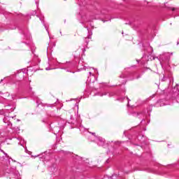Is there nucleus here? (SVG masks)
<instances>
[{
  "instance_id": "obj_1",
  "label": "nucleus",
  "mask_w": 179,
  "mask_h": 179,
  "mask_svg": "<svg viewBox=\"0 0 179 179\" xmlns=\"http://www.w3.org/2000/svg\"><path fill=\"white\" fill-rule=\"evenodd\" d=\"M0 94H1V97L4 100H9V96H10L9 92H6L4 94L2 92H0Z\"/></svg>"
},
{
  "instance_id": "obj_2",
  "label": "nucleus",
  "mask_w": 179,
  "mask_h": 179,
  "mask_svg": "<svg viewBox=\"0 0 179 179\" xmlns=\"http://www.w3.org/2000/svg\"><path fill=\"white\" fill-rule=\"evenodd\" d=\"M173 55V52H166V53H164V55H162L161 56V58H164V57H166V60L169 61L170 59V57Z\"/></svg>"
},
{
  "instance_id": "obj_3",
  "label": "nucleus",
  "mask_w": 179,
  "mask_h": 179,
  "mask_svg": "<svg viewBox=\"0 0 179 179\" xmlns=\"http://www.w3.org/2000/svg\"><path fill=\"white\" fill-rule=\"evenodd\" d=\"M108 94V97H113V96H115V92H104L103 94H99V96H107Z\"/></svg>"
},
{
  "instance_id": "obj_4",
  "label": "nucleus",
  "mask_w": 179,
  "mask_h": 179,
  "mask_svg": "<svg viewBox=\"0 0 179 179\" xmlns=\"http://www.w3.org/2000/svg\"><path fill=\"white\" fill-rule=\"evenodd\" d=\"M3 121L5 122V124H7L10 128H12V123L8 120V117H4Z\"/></svg>"
},
{
  "instance_id": "obj_5",
  "label": "nucleus",
  "mask_w": 179,
  "mask_h": 179,
  "mask_svg": "<svg viewBox=\"0 0 179 179\" xmlns=\"http://www.w3.org/2000/svg\"><path fill=\"white\" fill-rule=\"evenodd\" d=\"M98 145L99 146H103L104 145V139L99 138L98 139Z\"/></svg>"
},
{
  "instance_id": "obj_6",
  "label": "nucleus",
  "mask_w": 179,
  "mask_h": 179,
  "mask_svg": "<svg viewBox=\"0 0 179 179\" xmlns=\"http://www.w3.org/2000/svg\"><path fill=\"white\" fill-rule=\"evenodd\" d=\"M92 38V35H89L87 37L85 38V42L86 43V45L89 44V40Z\"/></svg>"
},
{
  "instance_id": "obj_7",
  "label": "nucleus",
  "mask_w": 179,
  "mask_h": 179,
  "mask_svg": "<svg viewBox=\"0 0 179 179\" xmlns=\"http://www.w3.org/2000/svg\"><path fill=\"white\" fill-rule=\"evenodd\" d=\"M27 39L29 40V43L24 42V44H25V45H30V36L27 38Z\"/></svg>"
},
{
  "instance_id": "obj_8",
  "label": "nucleus",
  "mask_w": 179,
  "mask_h": 179,
  "mask_svg": "<svg viewBox=\"0 0 179 179\" xmlns=\"http://www.w3.org/2000/svg\"><path fill=\"white\" fill-rule=\"evenodd\" d=\"M24 149H25V152H26V153H28V155H31V152H30V151L27 150V148H24Z\"/></svg>"
},
{
  "instance_id": "obj_9",
  "label": "nucleus",
  "mask_w": 179,
  "mask_h": 179,
  "mask_svg": "<svg viewBox=\"0 0 179 179\" xmlns=\"http://www.w3.org/2000/svg\"><path fill=\"white\" fill-rule=\"evenodd\" d=\"M114 177H116V176L113 175L112 176H110L109 179H114Z\"/></svg>"
},
{
  "instance_id": "obj_10",
  "label": "nucleus",
  "mask_w": 179,
  "mask_h": 179,
  "mask_svg": "<svg viewBox=\"0 0 179 179\" xmlns=\"http://www.w3.org/2000/svg\"><path fill=\"white\" fill-rule=\"evenodd\" d=\"M169 9H171V10H173V12H174V10H176V8H169Z\"/></svg>"
},
{
  "instance_id": "obj_11",
  "label": "nucleus",
  "mask_w": 179,
  "mask_h": 179,
  "mask_svg": "<svg viewBox=\"0 0 179 179\" xmlns=\"http://www.w3.org/2000/svg\"><path fill=\"white\" fill-rule=\"evenodd\" d=\"M47 107H54L52 104L47 105Z\"/></svg>"
},
{
  "instance_id": "obj_12",
  "label": "nucleus",
  "mask_w": 179,
  "mask_h": 179,
  "mask_svg": "<svg viewBox=\"0 0 179 179\" xmlns=\"http://www.w3.org/2000/svg\"><path fill=\"white\" fill-rule=\"evenodd\" d=\"M90 134H91L92 135L96 136V133L90 132Z\"/></svg>"
},
{
  "instance_id": "obj_13",
  "label": "nucleus",
  "mask_w": 179,
  "mask_h": 179,
  "mask_svg": "<svg viewBox=\"0 0 179 179\" xmlns=\"http://www.w3.org/2000/svg\"><path fill=\"white\" fill-rule=\"evenodd\" d=\"M43 26H45V28L46 29L47 31H48V29H47V26H45V24H43Z\"/></svg>"
},
{
  "instance_id": "obj_14",
  "label": "nucleus",
  "mask_w": 179,
  "mask_h": 179,
  "mask_svg": "<svg viewBox=\"0 0 179 179\" xmlns=\"http://www.w3.org/2000/svg\"><path fill=\"white\" fill-rule=\"evenodd\" d=\"M45 70H46V71H50V70H51V69H50V68L47 67V68L45 69Z\"/></svg>"
},
{
  "instance_id": "obj_15",
  "label": "nucleus",
  "mask_w": 179,
  "mask_h": 179,
  "mask_svg": "<svg viewBox=\"0 0 179 179\" xmlns=\"http://www.w3.org/2000/svg\"><path fill=\"white\" fill-rule=\"evenodd\" d=\"M19 145H20L21 146H23V144H22V143H19Z\"/></svg>"
},
{
  "instance_id": "obj_16",
  "label": "nucleus",
  "mask_w": 179,
  "mask_h": 179,
  "mask_svg": "<svg viewBox=\"0 0 179 179\" xmlns=\"http://www.w3.org/2000/svg\"><path fill=\"white\" fill-rule=\"evenodd\" d=\"M83 51V52H85V51H86V49H84Z\"/></svg>"
},
{
  "instance_id": "obj_17",
  "label": "nucleus",
  "mask_w": 179,
  "mask_h": 179,
  "mask_svg": "<svg viewBox=\"0 0 179 179\" xmlns=\"http://www.w3.org/2000/svg\"><path fill=\"white\" fill-rule=\"evenodd\" d=\"M120 78H124V76H120Z\"/></svg>"
},
{
  "instance_id": "obj_18",
  "label": "nucleus",
  "mask_w": 179,
  "mask_h": 179,
  "mask_svg": "<svg viewBox=\"0 0 179 179\" xmlns=\"http://www.w3.org/2000/svg\"><path fill=\"white\" fill-rule=\"evenodd\" d=\"M89 73H90V75H92V72H90Z\"/></svg>"
},
{
  "instance_id": "obj_19",
  "label": "nucleus",
  "mask_w": 179,
  "mask_h": 179,
  "mask_svg": "<svg viewBox=\"0 0 179 179\" xmlns=\"http://www.w3.org/2000/svg\"><path fill=\"white\" fill-rule=\"evenodd\" d=\"M35 157H38V155L35 156Z\"/></svg>"
},
{
  "instance_id": "obj_20",
  "label": "nucleus",
  "mask_w": 179,
  "mask_h": 179,
  "mask_svg": "<svg viewBox=\"0 0 179 179\" xmlns=\"http://www.w3.org/2000/svg\"><path fill=\"white\" fill-rule=\"evenodd\" d=\"M41 22H42L43 23H44V21L41 20Z\"/></svg>"
},
{
  "instance_id": "obj_21",
  "label": "nucleus",
  "mask_w": 179,
  "mask_h": 179,
  "mask_svg": "<svg viewBox=\"0 0 179 179\" xmlns=\"http://www.w3.org/2000/svg\"><path fill=\"white\" fill-rule=\"evenodd\" d=\"M0 103H3V101H0Z\"/></svg>"
},
{
  "instance_id": "obj_22",
  "label": "nucleus",
  "mask_w": 179,
  "mask_h": 179,
  "mask_svg": "<svg viewBox=\"0 0 179 179\" xmlns=\"http://www.w3.org/2000/svg\"><path fill=\"white\" fill-rule=\"evenodd\" d=\"M128 104H129V101H128Z\"/></svg>"
},
{
  "instance_id": "obj_23",
  "label": "nucleus",
  "mask_w": 179,
  "mask_h": 179,
  "mask_svg": "<svg viewBox=\"0 0 179 179\" xmlns=\"http://www.w3.org/2000/svg\"><path fill=\"white\" fill-rule=\"evenodd\" d=\"M2 80H1L0 81V83H1V82H2Z\"/></svg>"
}]
</instances>
